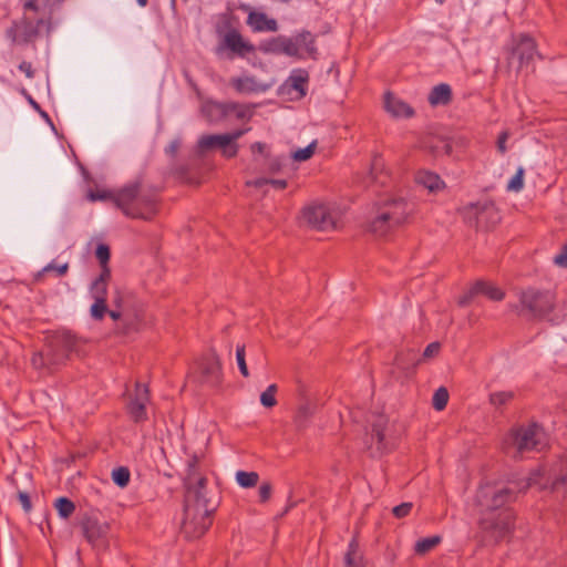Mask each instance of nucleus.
<instances>
[{"mask_svg":"<svg viewBox=\"0 0 567 567\" xmlns=\"http://www.w3.org/2000/svg\"><path fill=\"white\" fill-rule=\"evenodd\" d=\"M199 458L194 455L184 478V518L182 533L187 538L202 537L213 524L217 503L208 496L207 477L199 471Z\"/></svg>","mask_w":567,"mask_h":567,"instance_id":"f257e3e1","label":"nucleus"},{"mask_svg":"<svg viewBox=\"0 0 567 567\" xmlns=\"http://www.w3.org/2000/svg\"><path fill=\"white\" fill-rule=\"evenodd\" d=\"M476 498L484 508L480 529L495 543L501 542L514 524V513L507 505L516 499V492L506 486L485 485L480 487Z\"/></svg>","mask_w":567,"mask_h":567,"instance_id":"f03ea898","label":"nucleus"},{"mask_svg":"<svg viewBox=\"0 0 567 567\" xmlns=\"http://www.w3.org/2000/svg\"><path fill=\"white\" fill-rule=\"evenodd\" d=\"M114 205L133 219L152 220L159 212L161 198L156 188L143 187L138 182L116 192Z\"/></svg>","mask_w":567,"mask_h":567,"instance_id":"7ed1b4c3","label":"nucleus"},{"mask_svg":"<svg viewBox=\"0 0 567 567\" xmlns=\"http://www.w3.org/2000/svg\"><path fill=\"white\" fill-rule=\"evenodd\" d=\"M410 212V205L405 199H388L378 206L375 217L369 225V230L375 236H385L394 228L404 224Z\"/></svg>","mask_w":567,"mask_h":567,"instance_id":"20e7f679","label":"nucleus"},{"mask_svg":"<svg viewBox=\"0 0 567 567\" xmlns=\"http://www.w3.org/2000/svg\"><path fill=\"white\" fill-rule=\"evenodd\" d=\"M555 306V297L548 290L527 288L519 293V303L512 306L519 316L540 319L547 316Z\"/></svg>","mask_w":567,"mask_h":567,"instance_id":"39448f33","label":"nucleus"},{"mask_svg":"<svg viewBox=\"0 0 567 567\" xmlns=\"http://www.w3.org/2000/svg\"><path fill=\"white\" fill-rule=\"evenodd\" d=\"M80 344L81 340L70 331H55L47 338L49 362L63 364L71 353H79Z\"/></svg>","mask_w":567,"mask_h":567,"instance_id":"423d86ee","label":"nucleus"},{"mask_svg":"<svg viewBox=\"0 0 567 567\" xmlns=\"http://www.w3.org/2000/svg\"><path fill=\"white\" fill-rule=\"evenodd\" d=\"M204 117L210 123H219L234 115L238 120H249L252 111L249 105L237 102H217L208 100L202 105Z\"/></svg>","mask_w":567,"mask_h":567,"instance_id":"0eeeda50","label":"nucleus"},{"mask_svg":"<svg viewBox=\"0 0 567 567\" xmlns=\"http://www.w3.org/2000/svg\"><path fill=\"white\" fill-rule=\"evenodd\" d=\"M511 439L519 454L528 451H540L545 446V433L536 423L513 429Z\"/></svg>","mask_w":567,"mask_h":567,"instance_id":"6e6552de","label":"nucleus"},{"mask_svg":"<svg viewBox=\"0 0 567 567\" xmlns=\"http://www.w3.org/2000/svg\"><path fill=\"white\" fill-rule=\"evenodd\" d=\"M199 380L202 383L216 388L223 381L221 363L215 351L203 355L198 362Z\"/></svg>","mask_w":567,"mask_h":567,"instance_id":"1a4fd4ad","label":"nucleus"},{"mask_svg":"<svg viewBox=\"0 0 567 567\" xmlns=\"http://www.w3.org/2000/svg\"><path fill=\"white\" fill-rule=\"evenodd\" d=\"M81 528L85 539L93 547H105L107 545V534L110 530L107 523H102L95 517L86 516L81 522Z\"/></svg>","mask_w":567,"mask_h":567,"instance_id":"9d476101","label":"nucleus"},{"mask_svg":"<svg viewBox=\"0 0 567 567\" xmlns=\"http://www.w3.org/2000/svg\"><path fill=\"white\" fill-rule=\"evenodd\" d=\"M303 220L315 229L328 230L334 228V221L324 205L313 204L302 209Z\"/></svg>","mask_w":567,"mask_h":567,"instance_id":"9b49d317","label":"nucleus"},{"mask_svg":"<svg viewBox=\"0 0 567 567\" xmlns=\"http://www.w3.org/2000/svg\"><path fill=\"white\" fill-rule=\"evenodd\" d=\"M150 401V390L147 385L136 383L134 396L127 404V412L135 423L147 420L146 404Z\"/></svg>","mask_w":567,"mask_h":567,"instance_id":"f8f14e48","label":"nucleus"},{"mask_svg":"<svg viewBox=\"0 0 567 567\" xmlns=\"http://www.w3.org/2000/svg\"><path fill=\"white\" fill-rule=\"evenodd\" d=\"M537 54V45L529 34L520 33L513 38L512 56L517 58L519 65L529 64Z\"/></svg>","mask_w":567,"mask_h":567,"instance_id":"ddd939ff","label":"nucleus"},{"mask_svg":"<svg viewBox=\"0 0 567 567\" xmlns=\"http://www.w3.org/2000/svg\"><path fill=\"white\" fill-rule=\"evenodd\" d=\"M470 212L475 217L476 228L480 229L489 230L501 220L497 208L491 203L471 205Z\"/></svg>","mask_w":567,"mask_h":567,"instance_id":"4468645a","label":"nucleus"},{"mask_svg":"<svg viewBox=\"0 0 567 567\" xmlns=\"http://www.w3.org/2000/svg\"><path fill=\"white\" fill-rule=\"evenodd\" d=\"M39 34L38 24L28 18H23L8 30V37L13 42L29 43L33 41Z\"/></svg>","mask_w":567,"mask_h":567,"instance_id":"2eb2a0df","label":"nucleus"},{"mask_svg":"<svg viewBox=\"0 0 567 567\" xmlns=\"http://www.w3.org/2000/svg\"><path fill=\"white\" fill-rule=\"evenodd\" d=\"M296 41L295 45L297 54L291 55L292 58L305 59L306 56L316 60L318 55V49L316 47V35L308 30H302L296 33L293 37H289Z\"/></svg>","mask_w":567,"mask_h":567,"instance_id":"dca6fc26","label":"nucleus"},{"mask_svg":"<svg viewBox=\"0 0 567 567\" xmlns=\"http://www.w3.org/2000/svg\"><path fill=\"white\" fill-rule=\"evenodd\" d=\"M293 40L289 37L278 35L260 43L259 50L264 53L296 55L297 49Z\"/></svg>","mask_w":567,"mask_h":567,"instance_id":"f3484780","label":"nucleus"},{"mask_svg":"<svg viewBox=\"0 0 567 567\" xmlns=\"http://www.w3.org/2000/svg\"><path fill=\"white\" fill-rule=\"evenodd\" d=\"M224 42L230 51L241 58L255 52V47L251 43L245 41L237 30L228 31L225 35Z\"/></svg>","mask_w":567,"mask_h":567,"instance_id":"a211bd4d","label":"nucleus"},{"mask_svg":"<svg viewBox=\"0 0 567 567\" xmlns=\"http://www.w3.org/2000/svg\"><path fill=\"white\" fill-rule=\"evenodd\" d=\"M414 181L431 193H436L445 187V183L440 175L427 169L417 171Z\"/></svg>","mask_w":567,"mask_h":567,"instance_id":"6ab92c4d","label":"nucleus"},{"mask_svg":"<svg viewBox=\"0 0 567 567\" xmlns=\"http://www.w3.org/2000/svg\"><path fill=\"white\" fill-rule=\"evenodd\" d=\"M385 110L394 116L412 117L414 115L413 109L402 100L395 97L392 93L388 92L384 96Z\"/></svg>","mask_w":567,"mask_h":567,"instance_id":"aec40b11","label":"nucleus"},{"mask_svg":"<svg viewBox=\"0 0 567 567\" xmlns=\"http://www.w3.org/2000/svg\"><path fill=\"white\" fill-rule=\"evenodd\" d=\"M309 72L305 69H295L288 76L286 84L289 89L298 92L299 97H303L308 91Z\"/></svg>","mask_w":567,"mask_h":567,"instance_id":"412c9836","label":"nucleus"},{"mask_svg":"<svg viewBox=\"0 0 567 567\" xmlns=\"http://www.w3.org/2000/svg\"><path fill=\"white\" fill-rule=\"evenodd\" d=\"M453 99L452 89L446 83H440L432 87L427 101L432 106L447 105Z\"/></svg>","mask_w":567,"mask_h":567,"instance_id":"4be33fe9","label":"nucleus"},{"mask_svg":"<svg viewBox=\"0 0 567 567\" xmlns=\"http://www.w3.org/2000/svg\"><path fill=\"white\" fill-rule=\"evenodd\" d=\"M343 567H365L363 554L360 551L357 537H353L343 557Z\"/></svg>","mask_w":567,"mask_h":567,"instance_id":"5701e85b","label":"nucleus"},{"mask_svg":"<svg viewBox=\"0 0 567 567\" xmlns=\"http://www.w3.org/2000/svg\"><path fill=\"white\" fill-rule=\"evenodd\" d=\"M248 23L254 28L255 31H271L278 30V23L275 19H269L262 12H250L248 14Z\"/></svg>","mask_w":567,"mask_h":567,"instance_id":"b1692460","label":"nucleus"},{"mask_svg":"<svg viewBox=\"0 0 567 567\" xmlns=\"http://www.w3.org/2000/svg\"><path fill=\"white\" fill-rule=\"evenodd\" d=\"M475 289L478 295H483L492 301H502L505 298V292L499 287L495 286L491 281L476 280Z\"/></svg>","mask_w":567,"mask_h":567,"instance_id":"393cba45","label":"nucleus"},{"mask_svg":"<svg viewBox=\"0 0 567 567\" xmlns=\"http://www.w3.org/2000/svg\"><path fill=\"white\" fill-rule=\"evenodd\" d=\"M388 419L382 414L375 415L374 420L371 422V437L377 441V447L379 451L385 449L384 431Z\"/></svg>","mask_w":567,"mask_h":567,"instance_id":"a878e982","label":"nucleus"},{"mask_svg":"<svg viewBox=\"0 0 567 567\" xmlns=\"http://www.w3.org/2000/svg\"><path fill=\"white\" fill-rule=\"evenodd\" d=\"M229 144V138L226 136V134H219V135H204L199 142L198 147L200 151L209 150L213 147H219Z\"/></svg>","mask_w":567,"mask_h":567,"instance_id":"bb28decb","label":"nucleus"},{"mask_svg":"<svg viewBox=\"0 0 567 567\" xmlns=\"http://www.w3.org/2000/svg\"><path fill=\"white\" fill-rule=\"evenodd\" d=\"M230 85L238 93H251L257 91V83L255 79L249 76L233 78L230 80Z\"/></svg>","mask_w":567,"mask_h":567,"instance_id":"cd10ccee","label":"nucleus"},{"mask_svg":"<svg viewBox=\"0 0 567 567\" xmlns=\"http://www.w3.org/2000/svg\"><path fill=\"white\" fill-rule=\"evenodd\" d=\"M143 318L138 313L123 312L122 331L131 333L138 331L142 326Z\"/></svg>","mask_w":567,"mask_h":567,"instance_id":"c85d7f7f","label":"nucleus"},{"mask_svg":"<svg viewBox=\"0 0 567 567\" xmlns=\"http://www.w3.org/2000/svg\"><path fill=\"white\" fill-rule=\"evenodd\" d=\"M54 507L58 511L60 517L68 519L75 511V504L68 497H59L54 502Z\"/></svg>","mask_w":567,"mask_h":567,"instance_id":"c756f323","label":"nucleus"},{"mask_svg":"<svg viewBox=\"0 0 567 567\" xmlns=\"http://www.w3.org/2000/svg\"><path fill=\"white\" fill-rule=\"evenodd\" d=\"M236 481L239 486L244 488L255 487L259 481V474L257 472L238 471L236 473Z\"/></svg>","mask_w":567,"mask_h":567,"instance_id":"7c9ffc66","label":"nucleus"},{"mask_svg":"<svg viewBox=\"0 0 567 567\" xmlns=\"http://www.w3.org/2000/svg\"><path fill=\"white\" fill-rule=\"evenodd\" d=\"M441 542L440 536H432L419 539L414 545V551L417 555H424L432 550Z\"/></svg>","mask_w":567,"mask_h":567,"instance_id":"2f4dec72","label":"nucleus"},{"mask_svg":"<svg viewBox=\"0 0 567 567\" xmlns=\"http://www.w3.org/2000/svg\"><path fill=\"white\" fill-rule=\"evenodd\" d=\"M31 364L34 369H53L56 365V363H51L49 362L48 360V349L45 348V352H42V351H39V352H34L32 358H31Z\"/></svg>","mask_w":567,"mask_h":567,"instance_id":"473e14b6","label":"nucleus"},{"mask_svg":"<svg viewBox=\"0 0 567 567\" xmlns=\"http://www.w3.org/2000/svg\"><path fill=\"white\" fill-rule=\"evenodd\" d=\"M130 470L125 466H120L112 471V480L118 487H126L130 483Z\"/></svg>","mask_w":567,"mask_h":567,"instance_id":"72a5a7b5","label":"nucleus"},{"mask_svg":"<svg viewBox=\"0 0 567 567\" xmlns=\"http://www.w3.org/2000/svg\"><path fill=\"white\" fill-rule=\"evenodd\" d=\"M449 402V391L446 388H439L433 395L432 405L436 411H442L446 408Z\"/></svg>","mask_w":567,"mask_h":567,"instance_id":"f704fd0d","label":"nucleus"},{"mask_svg":"<svg viewBox=\"0 0 567 567\" xmlns=\"http://www.w3.org/2000/svg\"><path fill=\"white\" fill-rule=\"evenodd\" d=\"M515 394L513 391H499L489 394V402L492 405L499 408L514 399Z\"/></svg>","mask_w":567,"mask_h":567,"instance_id":"c9c22d12","label":"nucleus"},{"mask_svg":"<svg viewBox=\"0 0 567 567\" xmlns=\"http://www.w3.org/2000/svg\"><path fill=\"white\" fill-rule=\"evenodd\" d=\"M277 385L270 384L260 395V402L265 408H272L277 404L276 393Z\"/></svg>","mask_w":567,"mask_h":567,"instance_id":"e433bc0d","label":"nucleus"},{"mask_svg":"<svg viewBox=\"0 0 567 567\" xmlns=\"http://www.w3.org/2000/svg\"><path fill=\"white\" fill-rule=\"evenodd\" d=\"M90 293L94 300H107V285L102 280H94L90 287Z\"/></svg>","mask_w":567,"mask_h":567,"instance_id":"4c0bfd02","label":"nucleus"},{"mask_svg":"<svg viewBox=\"0 0 567 567\" xmlns=\"http://www.w3.org/2000/svg\"><path fill=\"white\" fill-rule=\"evenodd\" d=\"M107 303L106 300H94V303L91 306L90 315L94 320L101 321L104 316L107 313Z\"/></svg>","mask_w":567,"mask_h":567,"instance_id":"58836bf2","label":"nucleus"},{"mask_svg":"<svg viewBox=\"0 0 567 567\" xmlns=\"http://www.w3.org/2000/svg\"><path fill=\"white\" fill-rule=\"evenodd\" d=\"M236 359H237V364H238L241 375L245 378L249 377V371H248L247 363H246V352H245L244 344L237 346Z\"/></svg>","mask_w":567,"mask_h":567,"instance_id":"ea45409f","label":"nucleus"},{"mask_svg":"<svg viewBox=\"0 0 567 567\" xmlns=\"http://www.w3.org/2000/svg\"><path fill=\"white\" fill-rule=\"evenodd\" d=\"M316 142L310 143L305 148H299L292 154V158L297 162L308 161L315 153Z\"/></svg>","mask_w":567,"mask_h":567,"instance_id":"a19ab883","label":"nucleus"},{"mask_svg":"<svg viewBox=\"0 0 567 567\" xmlns=\"http://www.w3.org/2000/svg\"><path fill=\"white\" fill-rule=\"evenodd\" d=\"M271 185L276 189H285L287 187V181L286 179H274V178H258L256 179L252 185L255 187H262L265 185Z\"/></svg>","mask_w":567,"mask_h":567,"instance_id":"79ce46f5","label":"nucleus"},{"mask_svg":"<svg viewBox=\"0 0 567 567\" xmlns=\"http://www.w3.org/2000/svg\"><path fill=\"white\" fill-rule=\"evenodd\" d=\"M524 169L520 167L516 174L511 178L507 185L508 190L519 192L524 186Z\"/></svg>","mask_w":567,"mask_h":567,"instance_id":"37998d69","label":"nucleus"},{"mask_svg":"<svg viewBox=\"0 0 567 567\" xmlns=\"http://www.w3.org/2000/svg\"><path fill=\"white\" fill-rule=\"evenodd\" d=\"M95 256L101 266L107 265L111 257L110 247L105 244H99L95 250Z\"/></svg>","mask_w":567,"mask_h":567,"instance_id":"c03bdc74","label":"nucleus"},{"mask_svg":"<svg viewBox=\"0 0 567 567\" xmlns=\"http://www.w3.org/2000/svg\"><path fill=\"white\" fill-rule=\"evenodd\" d=\"M272 494V485L270 482L265 481L260 484L258 488V496H259V503L265 504L267 503Z\"/></svg>","mask_w":567,"mask_h":567,"instance_id":"a18cd8bd","label":"nucleus"},{"mask_svg":"<svg viewBox=\"0 0 567 567\" xmlns=\"http://www.w3.org/2000/svg\"><path fill=\"white\" fill-rule=\"evenodd\" d=\"M477 296V291L475 289V282L468 288L467 291L464 292L463 296L458 298V306L460 307H467L471 301Z\"/></svg>","mask_w":567,"mask_h":567,"instance_id":"49530a36","label":"nucleus"},{"mask_svg":"<svg viewBox=\"0 0 567 567\" xmlns=\"http://www.w3.org/2000/svg\"><path fill=\"white\" fill-rule=\"evenodd\" d=\"M412 507H413V504L410 502L402 503L398 506H394L392 509V513L396 518H403V517H406L408 515H410Z\"/></svg>","mask_w":567,"mask_h":567,"instance_id":"de8ad7c7","label":"nucleus"},{"mask_svg":"<svg viewBox=\"0 0 567 567\" xmlns=\"http://www.w3.org/2000/svg\"><path fill=\"white\" fill-rule=\"evenodd\" d=\"M116 196V192L109 190H96L90 193L91 200H111L114 203V197Z\"/></svg>","mask_w":567,"mask_h":567,"instance_id":"09e8293b","label":"nucleus"},{"mask_svg":"<svg viewBox=\"0 0 567 567\" xmlns=\"http://www.w3.org/2000/svg\"><path fill=\"white\" fill-rule=\"evenodd\" d=\"M68 270H69V264L68 262H65V264H63L61 266H55L53 261L50 262L49 265H47L42 269L43 272L55 271L58 277L64 276L68 272Z\"/></svg>","mask_w":567,"mask_h":567,"instance_id":"8fccbe9b","label":"nucleus"},{"mask_svg":"<svg viewBox=\"0 0 567 567\" xmlns=\"http://www.w3.org/2000/svg\"><path fill=\"white\" fill-rule=\"evenodd\" d=\"M554 264L561 268H567V243L560 251L554 257Z\"/></svg>","mask_w":567,"mask_h":567,"instance_id":"3c124183","label":"nucleus"},{"mask_svg":"<svg viewBox=\"0 0 567 567\" xmlns=\"http://www.w3.org/2000/svg\"><path fill=\"white\" fill-rule=\"evenodd\" d=\"M18 499L25 513H30L32 509V503L31 498L28 493L19 491L18 492Z\"/></svg>","mask_w":567,"mask_h":567,"instance_id":"603ef678","label":"nucleus"},{"mask_svg":"<svg viewBox=\"0 0 567 567\" xmlns=\"http://www.w3.org/2000/svg\"><path fill=\"white\" fill-rule=\"evenodd\" d=\"M440 350H441L440 342H431L424 349L423 358L429 359V358L435 357L439 354Z\"/></svg>","mask_w":567,"mask_h":567,"instance_id":"864d4df0","label":"nucleus"},{"mask_svg":"<svg viewBox=\"0 0 567 567\" xmlns=\"http://www.w3.org/2000/svg\"><path fill=\"white\" fill-rule=\"evenodd\" d=\"M221 153L227 158H233L238 153V144L229 142V144L221 147Z\"/></svg>","mask_w":567,"mask_h":567,"instance_id":"5fc2aeb1","label":"nucleus"},{"mask_svg":"<svg viewBox=\"0 0 567 567\" xmlns=\"http://www.w3.org/2000/svg\"><path fill=\"white\" fill-rule=\"evenodd\" d=\"M509 137V133L507 131H503L499 135H498V138H497V150L501 154H505L506 151H507V147H506V142Z\"/></svg>","mask_w":567,"mask_h":567,"instance_id":"6e6d98bb","label":"nucleus"},{"mask_svg":"<svg viewBox=\"0 0 567 567\" xmlns=\"http://www.w3.org/2000/svg\"><path fill=\"white\" fill-rule=\"evenodd\" d=\"M179 147H181V141L178 138L176 140H173L166 147H165V153L166 155L171 156L172 158H174L178 151H179Z\"/></svg>","mask_w":567,"mask_h":567,"instance_id":"4d7b16f0","label":"nucleus"},{"mask_svg":"<svg viewBox=\"0 0 567 567\" xmlns=\"http://www.w3.org/2000/svg\"><path fill=\"white\" fill-rule=\"evenodd\" d=\"M19 70L25 74L27 78L32 79L34 76V70L31 62L22 61L19 64Z\"/></svg>","mask_w":567,"mask_h":567,"instance_id":"13d9d810","label":"nucleus"},{"mask_svg":"<svg viewBox=\"0 0 567 567\" xmlns=\"http://www.w3.org/2000/svg\"><path fill=\"white\" fill-rule=\"evenodd\" d=\"M266 148H267L266 144L261 143V142H256V143L251 144V146H250L252 154L258 153V154L265 155V157L268 158L269 155L266 153Z\"/></svg>","mask_w":567,"mask_h":567,"instance_id":"bf43d9fd","label":"nucleus"},{"mask_svg":"<svg viewBox=\"0 0 567 567\" xmlns=\"http://www.w3.org/2000/svg\"><path fill=\"white\" fill-rule=\"evenodd\" d=\"M567 483V475L559 474L551 482V488L558 489L560 486H564Z\"/></svg>","mask_w":567,"mask_h":567,"instance_id":"052dcab7","label":"nucleus"},{"mask_svg":"<svg viewBox=\"0 0 567 567\" xmlns=\"http://www.w3.org/2000/svg\"><path fill=\"white\" fill-rule=\"evenodd\" d=\"M101 267H102V271L95 280H102L103 284L107 285L109 280L111 278V270L107 267V265L101 266Z\"/></svg>","mask_w":567,"mask_h":567,"instance_id":"680f3d73","label":"nucleus"},{"mask_svg":"<svg viewBox=\"0 0 567 567\" xmlns=\"http://www.w3.org/2000/svg\"><path fill=\"white\" fill-rule=\"evenodd\" d=\"M383 166V159L381 156H374L371 164V174L375 175V173L381 169Z\"/></svg>","mask_w":567,"mask_h":567,"instance_id":"e2e57ef3","label":"nucleus"},{"mask_svg":"<svg viewBox=\"0 0 567 567\" xmlns=\"http://www.w3.org/2000/svg\"><path fill=\"white\" fill-rule=\"evenodd\" d=\"M246 132H248V128H240L231 133H227L226 136H228L229 142L236 143V141L239 140Z\"/></svg>","mask_w":567,"mask_h":567,"instance_id":"0e129e2a","label":"nucleus"},{"mask_svg":"<svg viewBox=\"0 0 567 567\" xmlns=\"http://www.w3.org/2000/svg\"><path fill=\"white\" fill-rule=\"evenodd\" d=\"M24 11L39 12L40 7L38 0H27L23 4Z\"/></svg>","mask_w":567,"mask_h":567,"instance_id":"69168bd1","label":"nucleus"},{"mask_svg":"<svg viewBox=\"0 0 567 567\" xmlns=\"http://www.w3.org/2000/svg\"><path fill=\"white\" fill-rule=\"evenodd\" d=\"M281 168V162L278 158H272L269 162V171L272 173L279 172Z\"/></svg>","mask_w":567,"mask_h":567,"instance_id":"338daca9","label":"nucleus"},{"mask_svg":"<svg viewBox=\"0 0 567 567\" xmlns=\"http://www.w3.org/2000/svg\"><path fill=\"white\" fill-rule=\"evenodd\" d=\"M310 414V408L308 405H301L297 412V419L307 417Z\"/></svg>","mask_w":567,"mask_h":567,"instance_id":"774afa93","label":"nucleus"}]
</instances>
